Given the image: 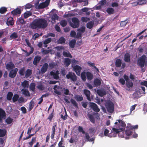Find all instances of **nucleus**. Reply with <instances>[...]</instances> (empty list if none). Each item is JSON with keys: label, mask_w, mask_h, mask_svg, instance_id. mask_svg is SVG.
<instances>
[{"label": "nucleus", "mask_w": 147, "mask_h": 147, "mask_svg": "<svg viewBox=\"0 0 147 147\" xmlns=\"http://www.w3.org/2000/svg\"><path fill=\"white\" fill-rule=\"evenodd\" d=\"M47 20L44 18H38L34 20L31 24L32 29L43 28L47 26Z\"/></svg>", "instance_id": "nucleus-1"}, {"label": "nucleus", "mask_w": 147, "mask_h": 147, "mask_svg": "<svg viewBox=\"0 0 147 147\" xmlns=\"http://www.w3.org/2000/svg\"><path fill=\"white\" fill-rule=\"evenodd\" d=\"M105 106L107 111L109 113H112L114 111V105L111 101H108L105 103Z\"/></svg>", "instance_id": "nucleus-2"}, {"label": "nucleus", "mask_w": 147, "mask_h": 147, "mask_svg": "<svg viewBox=\"0 0 147 147\" xmlns=\"http://www.w3.org/2000/svg\"><path fill=\"white\" fill-rule=\"evenodd\" d=\"M72 22H70V26L74 28H78L80 25V21L76 17H74L71 19Z\"/></svg>", "instance_id": "nucleus-3"}, {"label": "nucleus", "mask_w": 147, "mask_h": 147, "mask_svg": "<svg viewBox=\"0 0 147 147\" xmlns=\"http://www.w3.org/2000/svg\"><path fill=\"white\" fill-rule=\"evenodd\" d=\"M146 57L145 55L142 56L138 60V64L141 68H143L146 65Z\"/></svg>", "instance_id": "nucleus-4"}, {"label": "nucleus", "mask_w": 147, "mask_h": 147, "mask_svg": "<svg viewBox=\"0 0 147 147\" xmlns=\"http://www.w3.org/2000/svg\"><path fill=\"white\" fill-rule=\"evenodd\" d=\"M66 77L67 79H70L71 81L73 82L76 81L77 80V77L75 74L71 72H69Z\"/></svg>", "instance_id": "nucleus-5"}, {"label": "nucleus", "mask_w": 147, "mask_h": 147, "mask_svg": "<svg viewBox=\"0 0 147 147\" xmlns=\"http://www.w3.org/2000/svg\"><path fill=\"white\" fill-rule=\"evenodd\" d=\"M133 126L131 124H128L126 127L125 133L127 136H129L131 135L133 133Z\"/></svg>", "instance_id": "nucleus-6"}, {"label": "nucleus", "mask_w": 147, "mask_h": 147, "mask_svg": "<svg viewBox=\"0 0 147 147\" xmlns=\"http://www.w3.org/2000/svg\"><path fill=\"white\" fill-rule=\"evenodd\" d=\"M38 2L35 4V7L38 9H40L47 7L49 5L45 2L40 3L39 5Z\"/></svg>", "instance_id": "nucleus-7"}, {"label": "nucleus", "mask_w": 147, "mask_h": 147, "mask_svg": "<svg viewBox=\"0 0 147 147\" xmlns=\"http://www.w3.org/2000/svg\"><path fill=\"white\" fill-rule=\"evenodd\" d=\"M119 124L118 125L119 129L121 131H123L125 130L126 126V124L123 120H118Z\"/></svg>", "instance_id": "nucleus-8"}, {"label": "nucleus", "mask_w": 147, "mask_h": 147, "mask_svg": "<svg viewBox=\"0 0 147 147\" xmlns=\"http://www.w3.org/2000/svg\"><path fill=\"white\" fill-rule=\"evenodd\" d=\"M90 107L94 111L98 112H99L100 109L96 104L94 102H90Z\"/></svg>", "instance_id": "nucleus-9"}, {"label": "nucleus", "mask_w": 147, "mask_h": 147, "mask_svg": "<svg viewBox=\"0 0 147 147\" xmlns=\"http://www.w3.org/2000/svg\"><path fill=\"white\" fill-rule=\"evenodd\" d=\"M6 114L4 110L0 108V122H2L3 120L6 117Z\"/></svg>", "instance_id": "nucleus-10"}, {"label": "nucleus", "mask_w": 147, "mask_h": 147, "mask_svg": "<svg viewBox=\"0 0 147 147\" xmlns=\"http://www.w3.org/2000/svg\"><path fill=\"white\" fill-rule=\"evenodd\" d=\"M74 71L78 76H80L82 69V67L78 65H76L73 67Z\"/></svg>", "instance_id": "nucleus-11"}, {"label": "nucleus", "mask_w": 147, "mask_h": 147, "mask_svg": "<svg viewBox=\"0 0 147 147\" xmlns=\"http://www.w3.org/2000/svg\"><path fill=\"white\" fill-rule=\"evenodd\" d=\"M18 70V69L17 68H15L11 70L9 74V77L11 78H14L17 74Z\"/></svg>", "instance_id": "nucleus-12"}, {"label": "nucleus", "mask_w": 147, "mask_h": 147, "mask_svg": "<svg viewBox=\"0 0 147 147\" xmlns=\"http://www.w3.org/2000/svg\"><path fill=\"white\" fill-rule=\"evenodd\" d=\"M119 130H120L119 129H117L115 128H113L112 130V133L113 132L114 133L118 134L119 136H120L121 138L123 137V133L121 131H119Z\"/></svg>", "instance_id": "nucleus-13"}, {"label": "nucleus", "mask_w": 147, "mask_h": 147, "mask_svg": "<svg viewBox=\"0 0 147 147\" xmlns=\"http://www.w3.org/2000/svg\"><path fill=\"white\" fill-rule=\"evenodd\" d=\"M53 89L54 90V92L56 94L59 95H61V92L60 91H59V89H62V87H60L57 85H56L54 86Z\"/></svg>", "instance_id": "nucleus-14"}, {"label": "nucleus", "mask_w": 147, "mask_h": 147, "mask_svg": "<svg viewBox=\"0 0 147 147\" xmlns=\"http://www.w3.org/2000/svg\"><path fill=\"white\" fill-rule=\"evenodd\" d=\"M41 59V57L38 55H37L34 57V60L33 61V64L36 66L38 63L39 62Z\"/></svg>", "instance_id": "nucleus-15"}, {"label": "nucleus", "mask_w": 147, "mask_h": 147, "mask_svg": "<svg viewBox=\"0 0 147 147\" xmlns=\"http://www.w3.org/2000/svg\"><path fill=\"white\" fill-rule=\"evenodd\" d=\"M84 93L86 96L87 99L89 101H91V99L90 98V91L87 89L84 90Z\"/></svg>", "instance_id": "nucleus-16"}, {"label": "nucleus", "mask_w": 147, "mask_h": 147, "mask_svg": "<svg viewBox=\"0 0 147 147\" xmlns=\"http://www.w3.org/2000/svg\"><path fill=\"white\" fill-rule=\"evenodd\" d=\"M48 67V64L47 63H45L40 69L41 73L42 74L45 73L47 70Z\"/></svg>", "instance_id": "nucleus-17"}, {"label": "nucleus", "mask_w": 147, "mask_h": 147, "mask_svg": "<svg viewBox=\"0 0 147 147\" xmlns=\"http://www.w3.org/2000/svg\"><path fill=\"white\" fill-rule=\"evenodd\" d=\"M15 67L14 65L11 61L7 63L6 66V69L9 70L12 69Z\"/></svg>", "instance_id": "nucleus-18"}, {"label": "nucleus", "mask_w": 147, "mask_h": 147, "mask_svg": "<svg viewBox=\"0 0 147 147\" xmlns=\"http://www.w3.org/2000/svg\"><path fill=\"white\" fill-rule=\"evenodd\" d=\"M59 71H56V72L53 71H51L50 72V75L53 76L55 79H57L59 78Z\"/></svg>", "instance_id": "nucleus-19"}, {"label": "nucleus", "mask_w": 147, "mask_h": 147, "mask_svg": "<svg viewBox=\"0 0 147 147\" xmlns=\"http://www.w3.org/2000/svg\"><path fill=\"white\" fill-rule=\"evenodd\" d=\"M86 75L88 80H91L93 78V74L90 72H86Z\"/></svg>", "instance_id": "nucleus-20"}, {"label": "nucleus", "mask_w": 147, "mask_h": 147, "mask_svg": "<svg viewBox=\"0 0 147 147\" xmlns=\"http://www.w3.org/2000/svg\"><path fill=\"white\" fill-rule=\"evenodd\" d=\"M11 13L13 15H16L21 13V9L18 8L13 10L11 11Z\"/></svg>", "instance_id": "nucleus-21"}, {"label": "nucleus", "mask_w": 147, "mask_h": 147, "mask_svg": "<svg viewBox=\"0 0 147 147\" xmlns=\"http://www.w3.org/2000/svg\"><path fill=\"white\" fill-rule=\"evenodd\" d=\"M21 91L22 92V94L24 95L25 96H30V94L28 90L23 88L22 89Z\"/></svg>", "instance_id": "nucleus-22"}, {"label": "nucleus", "mask_w": 147, "mask_h": 147, "mask_svg": "<svg viewBox=\"0 0 147 147\" xmlns=\"http://www.w3.org/2000/svg\"><path fill=\"white\" fill-rule=\"evenodd\" d=\"M94 24V21H90L87 23L86 24V27L89 29L92 28Z\"/></svg>", "instance_id": "nucleus-23"}, {"label": "nucleus", "mask_w": 147, "mask_h": 147, "mask_svg": "<svg viewBox=\"0 0 147 147\" xmlns=\"http://www.w3.org/2000/svg\"><path fill=\"white\" fill-rule=\"evenodd\" d=\"M130 56L129 54H125L124 56V60L125 62H128L130 61Z\"/></svg>", "instance_id": "nucleus-24"}, {"label": "nucleus", "mask_w": 147, "mask_h": 147, "mask_svg": "<svg viewBox=\"0 0 147 147\" xmlns=\"http://www.w3.org/2000/svg\"><path fill=\"white\" fill-rule=\"evenodd\" d=\"M13 18L10 17H9L7 20V23L8 25H12L13 24Z\"/></svg>", "instance_id": "nucleus-25"}, {"label": "nucleus", "mask_w": 147, "mask_h": 147, "mask_svg": "<svg viewBox=\"0 0 147 147\" xmlns=\"http://www.w3.org/2000/svg\"><path fill=\"white\" fill-rule=\"evenodd\" d=\"M138 91L140 94H145V88L144 86H140L139 87Z\"/></svg>", "instance_id": "nucleus-26"}, {"label": "nucleus", "mask_w": 147, "mask_h": 147, "mask_svg": "<svg viewBox=\"0 0 147 147\" xmlns=\"http://www.w3.org/2000/svg\"><path fill=\"white\" fill-rule=\"evenodd\" d=\"M34 106V102L32 100L29 103V108L28 110V111H30L33 108Z\"/></svg>", "instance_id": "nucleus-27"}, {"label": "nucleus", "mask_w": 147, "mask_h": 147, "mask_svg": "<svg viewBox=\"0 0 147 147\" xmlns=\"http://www.w3.org/2000/svg\"><path fill=\"white\" fill-rule=\"evenodd\" d=\"M147 2V0H138V2L135 3L136 4L135 5H137L138 4L142 5L144 4H146Z\"/></svg>", "instance_id": "nucleus-28"}, {"label": "nucleus", "mask_w": 147, "mask_h": 147, "mask_svg": "<svg viewBox=\"0 0 147 147\" xmlns=\"http://www.w3.org/2000/svg\"><path fill=\"white\" fill-rule=\"evenodd\" d=\"M32 74V70L30 69H28L26 70L25 76L26 78H27L29 77Z\"/></svg>", "instance_id": "nucleus-29"}, {"label": "nucleus", "mask_w": 147, "mask_h": 147, "mask_svg": "<svg viewBox=\"0 0 147 147\" xmlns=\"http://www.w3.org/2000/svg\"><path fill=\"white\" fill-rule=\"evenodd\" d=\"M122 64L121 60L120 59H117L116 60L115 65L116 67H121Z\"/></svg>", "instance_id": "nucleus-30"}, {"label": "nucleus", "mask_w": 147, "mask_h": 147, "mask_svg": "<svg viewBox=\"0 0 147 147\" xmlns=\"http://www.w3.org/2000/svg\"><path fill=\"white\" fill-rule=\"evenodd\" d=\"M106 11L109 15L115 13L114 9L111 7L107 8Z\"/></svg>", "instance_id": "nucleus-31"}, {"label": "nucleus", "mask_w": 147, "mask_h": 147, "mask_svg": "<svg viewBox=\"0 0 147 147\" xmlns=\"http://www.w3.org/2000/svg\"><path fill=\"white\" fill-rule=\"evenodd\" d=\"M94 83L95 86H98L100 85L101 82L99 79L96 78L94 80Z\"/></svg>", "instance_id": "nucleus-32"}, {"label": "nucleus", "mask_w": 147, "mask_h": 147, "mask_svg": "<svg viewBox=\"0 0 147 147\" xmlns=\"http://www.w3.org/2000/svg\"><path fill=\"white\" fill-rule=\"evenodd\" d=\"M76 41L75 39L71 40L69 43V46L72 48H73L76 45Z\"/></svg>", "instance_id": "nucleus-33"}, {"label": "nucleus", "mask_w": 147, "mask_h": 147, "mask_svg": "<svg viewBox=\"0 0 147 147\" xmlns=\"http://www.w3.org/2000/svg\"><path fill=\"white\" fill-rule=\"evenodd\" d=\"M63 54L64 57L72 58V56L71 55L68 51L67 52L64 51L63 52Z\"/></svg>", "instance_id": "nucleus-34"}, {"label": "nucleus", "mask_w": 147, "mask_h": 147, "mask_svg": "<svg viewBox=\"0 0 147 147\" xmlns=\"http://www.w3.org/2000/svg\"><path fill=\"white\" fill-rule=\"evenodd\" d=\"M125 85L127 88H130L133 86V84L131 81L129 80L126 82Z\"/></svg>", "instance_id": "nucleus-35"}, {"label": "nucleus", "mask_w": 147, "mask_h": 147, "mask_svg": "<svg viewBox=\"0 0 147 147\" xmlns=\"http://www.w3.org/2000/svg\"><path fill=\"white\" fill-rule=\"evenodd\" d=\"M71 63V60L68 58H65L64 60V64L66 67H68Z\"/></svg>", "instance_id": "nucleus-36"}, {"label": "nucleus", "mask_w": 147, "mask_h": 147, "mask_svg": "<svg viewBox=\"0 0 147 147\" xmlns=\"http://www.w3.org/2000/svg\"><path fill=\"white\" fill-rule=\"evenodd\" d=\"M87 63L89 66L93 67L94 69H96L97 71H99L98 69L95 66V64L94 63H92L90 61H88L87 62Z\"/></svg>", "instance_id": "nucleus-37"}, {"label": "nucleus", "mask_w": 147, "mask_h": 147, "mask_svg": "<svg viewBox=\"0 0 147 147\" xmlns=\"http://www.w3.org/2000/svg\"><path fill=\"white\" fill-rule=\"evenodd\" d=\"M88 117L90 121L93 123H95V119L94 118L92 115L89 114Z\"/></svg>", "instance_id": "nucleus-38"}, {"label": "nucleus", "mask_w": 147, "mask_h": 147, "mask_svg": "<svg viewBox=\"0 0 147 147\" xmlns=\"http://www.w3.org/2000/svg\"><path fill=\"white\" fill-rule=\"evenodd\" d=\"M51 41V38H49L46 39L43 42V44L45 45V47H47V44L49 43Z\"/></svg>", "instance_id": "nucleus-39"}, {"label": "nucleus", "mask_w": 147, "mask_h": 147, "mask_svg": "<svg viewBox=\"0 0 147 147\" xmlns=\"http://www.w3.org/2000/svg\"><path fill=\"white\" fill-rule=\"evenodd\" d=\"M13 96V93L11 92H9L7 96V98L8 100H11Z\"/></svg>", "instance_id": "nucleus-40"}, {"label": "nucleus", "mask_w": 147, "mask_h": 147, "mask_svg": "<svg viewBox=\"0 0 147 147\" xmlns=\"http://www.w3.org/2000/svg\"><path fill=\"white\" fill-rule=\"evenodd\" d=\"M75 98L77 101H81L83 100V97L79 95H75Z\"/></svg>", "instance_id": "nucleus-41"}, {"label": "nucleus", "mask_w": 147, "mask_h": 147, "mask_svg": "<svg viewBox=\"0 0 147 147\" xmlns=\"http://www.w3.org/2000/svg\"><path fill=\"white\" fill-rule=\"evenodd\" d=\"M18 36L17 33L16 32H13L10 36V38L11 40L15 39L17 38Z\"/></svg>", "instance_id": "nucleus-42"}, {"label": "nucleus", "mask_w": 147, "mask_h": 147, "mask_svg": "<svg viewBox=\"0 0 147 147\" xmlns=\"http://www.w3.org/2000/svg\"><path fill=\"white\" fill-rule=\"evenodd\" d=\"M22 86L24 88H25L27 87H28L29 85L28 84V81L26 80H24L21 84Z\"/></svg>", "instance_id": "nucleus-43"}, {"label": "nucleus", "mask_w": 147, "mask_h": 147, "mask_svg": "<svg viewBox=\"0 0 147 147\" xmlns=\"http://www.w3.org/2000/svg\"><path fill=\"white\" fill-rule=\"evenodd\" d=\"M7 11V8L5 7H2L0 8V13L3 14Z\"/></svg>", "instance_id": "nucleus-44"}, {"label": "nucleus", "mask_w": 147, "mask_h": 147, "mask_svg": "<svg viewBox=\"0 0 147 147\" xmlns=\"http://www.w3.org/2000/svg\"><path fill=\"white\" fill-rule=\"evenodd\" d=\"M65 40L63 37H61L58 40V42L59 44H62L65 43Z\"/></svg>", "instance_id": "nucleus-45"}, {"label": "nucleus", "mask_w": 147, "mask_h": 147, "mask_svg": "<svg viewBox=\"0 0 147 147\" xmlns=\"http://www.w3.org/2000/svg\"><path fill=\"white\" fill-rule=\"evenodd\" d=\"M6 131L5 130L0 129V137L4 136L5 135Z\"/></svg>", "instance_id": "nucleus-46"}, {"label": "nucleus", "mask_w": 147, "mask_h": 147, "mask_svg": "<svg viewBox=\"0 0 147 147\" xmlns=\"http://www.w3.org/2000/svg\"><path fill=\"white\" fill-rule=\"evenodd\" d=\"M86 75L85 72H83L81 74V78L84 81H85L86 80Z\"/></svg>", "instance_id": "nucleus-47"}, {"label": "nucleus", "mask_w": 147, "mask_h": 147, "mask_svg": "<svg viewBox=\"0 0 147 147\" xmlns=\"http://www.w3.org/2000/svg\"><path fill=\"white\" fill-rule=\"evenodd\" d=\"M5 121L8 124H11L13 121V119L9 117L5 120Z\"/></svg>", "instance_id": "nucleus-48"}, {"label": "nucleus", "mask_w": 147, "mask_h": 147, "mask_svg": "<svg viewBox=\"0 0 147 147\" xmlns=\"http://www.w3.org/2000/svg\"><path fill=\"white\" fill-rule=\"evenodd\" d=\"M60 24L62 26L64 27L67 25V22L65 20H62L60 22Z\"/></svg>", "instance_id": "nucleus-49"}, {"label": "nucleus", "mask_w": 147, "mask_h": 147, "mask_svg": "<svg viewBox=\"0 0 147 147\" xmlns=\"http://www.w3.org/2000/svg\"><path fill=\"white\" fill-rule=\"evenodd\" d=\"M59 18V16H57V14H54L52 17V22L55 21V20H58Z\"/></svg>", "instance_id": "nucleus-50"}, {"label": "nucleus", "mask_w": 147, "mask_h": 147, "mask_svg": "<svg viewBox=\"0 0 147 147\" xmlns=\"http://www.w3.org/2000/svg\"><path fill=\"white\" fill-rule=\"evenodd\" d=\"M25 71V69L24 67L21 68L19 71V73L21 76L24 75V73Z\"/></svg>", "instance_id": "nucleus-51"}, {"label": "nucleus", "mask_w": 147, "mask_h": 147, "mask_svg": "<svg viewBox=\"0 0 147 147\" xmlns=\"http://www.w3.org/2000/svg\"><path fill=\"white\" fill-rule=\"evenodd\" d=\"M19 97V96L16 94L14 95L13 98L12 100L13 102H15L17 101Z\"/></svg>", "instance_id": "nucleus-52"}, {"label": "nucleus", "mask_w": 147, "mask_h": 147, "mask_svg": "<svg viewBox=\"0 0 147 147\" xmlns=\"http://www.w3.org/2000/svg\"><path fill=\"white\" fill-rule=\"evenodd\" d=\"M31 15L32 13L30 12L29 11H27L24 13V18H26L30 16Z\"/></svg>", "instance_id": "nucleus-53"}, {"label": "nucleus", "mask_w": 147, "mask_h": 147, "mask_svg": "<svg viewBox=\"0 0 147 147\" xmlns=\"http://www.w3.org/2000/svg\"><path fill=\"white\" fill-rule=\"evenodd\" d=\"M35 84L34 83H32L31 84L30 87V90L33 92H34L35 89Z\"/></svg>", "instance_id": "nucleus-54"}, {"label": "nucleus", "mask_w": 147, "mask_h": 147, "mask_svg": "<svg viewBox=\"0 0 147 147\" xmlns=\"http://www.w3.org/2000/svg\"><path fill=\"white\" fill-rule=\"evenodd\" d=\"M97 92L98 95L100 96H102L105 94V93L100 90H98Z\"/></svg>", "instance_id": "nucleus-55"}, {"label": "nucleus", "mask_w": 147, "mask_h": 147, "mask_svg": "<svg viewBox=\"0 0 147 147\" xmlns=\"http://www.w3.org/2000/svg\"><path fill=\"white\" fill-rule=\"evenodd\" d=\"M71 102L73 105L75 106V107L78 108V105L77 103L73 99H71L70 100Z\"/></svg>", "instance_id": "nucleus-56"}, {"label": "nucleus", "mask_w": 147, "mask_h": 147, "mask_svg": "<svg viewBox=\"0 0 147 147\" xmlns=\"http://www.w3.org/2000/svg\"><path fill=\"white\" fill-rule=\"evenodd\" d=\"M85 27H82L78 29L77 30L78 32L82 33L85 32Z\"/></svg>", "instance_id": "nucleus-57"}, {"label": "nucleus", "mask_w": 147, "mask_h": 147, "mask_svg": "<svg viewBox=\"0 0 147 147\" xmlns=\"http://www.w3.org/2000/svg\"><path fill=\"white\" fill-rule=\"evenodd\" d=\"M53 112L54 109H53L52 112L49 115L47 118V119L49 120L50 121H51L54 116Z\"/></svg>", "instance_id": "nucleus-58"}, {"label": "nucleus", "mask_w": 147, "mask_h": 147, "mask_svg": "<svg viewBox=\"0 0 147 147\" xmlns=\"http://www.w3.org/2000/svg\"><path fill=\"white\" fill-rule=\"evenodd\" d=\"M90 19L87 17H83L81 18V20L83 22H86L90 20Z\"/></svg>", "instance_id": "nucleus-59"}, {"label": "nucleus", "mask_w": 147, "mask_h": 147, "mask_svg": "<svg viewBox=\"0 0 147 147\" xmlns=\"http://www.w3.org/2000/svg\"><path fill=\"white\" fill-rule=\"evenodd\" d=\"M25 40L28 47H30L31 49V48H33L31 43L29 42L28 39H26Z\"/></svg>", "instance_id": "nucleus-60"}, {"label": "nucleus", "mask_w": 147, "mask_h": 147, "mask_svg": "<svg viewBox=\"0 0 147 147\" xmlns=\"http://www.w3.org/2000/svg\"><path fill=\"white\" fill-rule=\"evenodd\" d=\"M78 131L80 132H82V134H84L85 131L83 130L82 127L79 126L78 128Z\"/></svg>", "instance_id": "nucleus-61"}, {"label": "nucleus", "mask_w": 147, "mask_h": 147, "mask_svg": "<svg viewBox=\"0 0 147 147\" xmlns=\"http://www.w3.org/2000/svg\"><path fill=\"white\" fill-rule=\"evenodd\" d=\"M20 110L22 111L23 113L25 114L27 113V110L24 107H22L20 108Z\"/></svg>", "instance_id": "nucleus-62"}, {"label": "nucleus", "mask_w": 147, "mask_h": 147, "mask_svg": "<svg viewBox=\"0 0 147 147\" xmlns=\"http://www.w3.org/2000/svg\"><path fill=\"white\" fill-rule=\"evenodd\" d=\"M119 82L122 85H124L125 84V80L123 78H121L119 79Z\"/></svg>", "instance_id": "nucleus-63"}, {"label": "nucleus", "mask_w": 147, "mask_h": 147, "mask_svg": "<svg viewBox=\"0 0 147 147\" xmlns=\"http://www.w3.org/2000/svg\"><path fill=\"white\" fill-rule=\"evenodd\" d=\"M62 139H61V140L60 141L58 144V147H65L64 145L63 144V141L62 140Z\"/></svg>", "instance_id": "nucleus-64"}]
</instances>
